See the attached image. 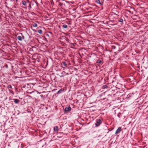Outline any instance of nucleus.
Masks as SVG:
<instances>
[{"label":"nucleus","instance_id":"nucleus-1","mask_svg":"<svg viewBox=\"0 0 148 148\" xmlns=\"http://www.w3.org/2000/svg\"><path fill=\"white\" fill-rule=\"evenodd\" d=\"M102 123V121L100 119H97L96 120V123L95 125L96 127L99 126Z\"/></svg>","mask_w":148,"mask_h":148},{"label":"nucleus","instance_id":"nucleus-2","mask_svg":"<svg viewBox=\"0 0 148 148\" xmlns=\"http://www.w3.org/2000/svg\"><path fill=\"white\" fill-rule=\"evenodd\" d=\"M71 108L70 106L66 107L64 110V112L65 113H67L71 110Z\"/></svg>","mask_w":148,"mask_h":148},{"label":"nucleus","instance_id":"nucleus-3","mask_svg":"<svg viewBox=\"0 0 148 148\" xmlns=\"http://www.w3.org/2000/svg\"><path fill=\"white\" fill-rule=\"evenodd\" d=\"M121 130V127H119L115 132V134L116 135L119 133Z\"/></svg>","mask_w":148,"mask_h":148},{"label":"nucleus","instance_id":"nucleus-4","mask_svg":"<svg viewBox=\"0 0 148 148\" xmlns=\"http://www.w3.org/2000/svg\"><path fill=\"white\" fill-rule=\"evenodd\" d=\"M53 130L55 132H58L59 130L58 127V126H56L54 127Z\"/></svg>","mask_w":148,"mask_h":148},{"label":"nucleus","instance_id":"nucleus-5","mask_svg":"<svg viewBox=\"0 0 148 148\" xmlns=\"http://www.w3.org/2000/svg\"><path fill=\"white\" fill-rule=\"evenodd\" d=\"M68 73H66L65 71H63V72L61 73V75L60 76V77H63L64 75H68Z\"/></svg>","mask_w":148,"mask_h":148},{"label":"nucleus","instance_id":"nucleus-6","mask_svg":"<svg viewBox=\"0 0 148 148\" xmlns=\"http://www.w3.org/2000/svg\"><path fill=\"white\" fill-rule=\"evenodd\" d=\"M61 64L62 66H64L66 67L67 66V64L65 62H62Z\"/></svg>","mask_w":148,"mask_h":148},{"label":"nucleus","instance_id":"nucleus-7","mask_svg":"<svg viewBox=\"0 0 148 148\" xmlns=\"http://www.w3.org/2000/svg\"><path fill=\"white\" fill-rule=\"evenodd\" d=\"M95 2L97 3L100 4V5H101L103 3L101 2L100 0H96L95 1Z\"/></svg>","mask_w":148,"mask_h":148},{"label":"nucleus","instance_id":"nucleus-8","mask_svg":"<svg viewBox=\"0 0 148 148\" xmlns=\"http://www.w3.org/2000/svg\"><path fill=\"white\" fill-rule=\"evenodd\" d=\"M17 39L20 41H22V38H21V35L18 36L17 37Z\"/></svg>","mask_w":148,"mask_h":148},{"label":"nucleus","instance_id":"nucleus-9","mask_svg":"<svg viewBox=\"0 0 148 148\" xmlns=\"http://www.w3.org/2000/svg\"><path fill=\"white\" fill-rule=\"evenodd\" d=\"M22 4L26 6L27 5V2H26L25 1H22Z\"/></svg>","mask_w":148,"mask_h":148},{"label":"nucleus","instance_id":"nucleus-10","mask_svg":"<svg viewBox=\"0 0 148 148\" xmlns=\"http://www.w3.org/2000/svg\"><path fill=\"white\" fill-rule=\"evenodd\" d=\"M19 101L17 99H15L14 100V102L16 103H18Z\"/></svg>","mask_w":148,"mask_h":148},{"label":"nucleus","instance_id":"nucleus-11","mask_svg":"<svg viewBox=\"0 0 148 148\" xmlns=\"http://www.w3.org/2000/svg\"><path fill=\"white\" fill-rule=\"evenodd\" d=\"M19 35H21V38H22V40H24L25 39V37L24 36L22 35V33H19Z\"/></svg>","mask_w":148,"mask_h":148},{"label":"nucleus","instance_id":"nucleus-12","mask_svg":"<svg viewBox=\"0 0 148 148\" xmlns=\"http://www.w3.org/2000/svg\"><path fill=\"white\" fill-rule=\"evenodd\" d=\"M97 62L98 63L100 64L102 63V61L101 60L99 59L98 60H97Z\"/></svg>","mask_w":148,"mask_h":148},{"label":"nucleus","instance_id":"nucleus-13","mask_svg":"<svg viewBox=\"0 0 148 148\" xmlns=\"http://www.w3.org/2000/svg\"><path fill=\"white\" fill-rule=\"evenodd\" d=\"M38 33H39L40 34H41L42 33V31L40 29V30H39L38 31Z\"/></svg>","mask_w":148,"mask_h":148},{"label":"nucleus","instance_id":"nucleus-14","mask_svg":"<svg viewBox=\"0 0 148 148\" xmlns=\"http://www.w3.org/2000/svg\"><path fill=\"white\" fill-rule=\"evenodd\" d=\"M62 27L64 28H66L67 27V26L66 25L64 24V25H62Z\"/></svg>","mask_w":148,"mask_h":148},{"label":"nucleus","instance_id":"nucleus-15","mask_svg":"<svg viewBox=\"0 0 148 148\" xmlns=\"http://www.w3.org/2000/svg\"><path fill=\"white\" fill-rule=\"evenodd\" d=\"M108 86L106 85H103L102 86V88L103 89L106 88Z\"/></svg>","mask_w":148,"mask_h":148},{"label":"nucleus","instance_id":"nucleus-16","mask_svg":"<svg viewBox=\"0 0 148 148\" xmlns=\"http://www.w3.org/2000/svg\"><path fill=\"white\" fill-rule=\"evenodd\" d=\"M37 26V25L36 23H34L33 25V26L35 27H36Z\"/></svg>","mask_w":148,"mask_h":148},{"label":"nucleus","instance_id":"nucleus-17","mask_svg":"<svg viewBox=\"0 0 148 148\" xmlns=\"http://www.w3.org/2000/svg\"><path fill=\"white\" fill-rule=\"evenodd\" d=\"M123 20L122 18H121L119 20V22L121 23H123Z\"/></svg>","mask_w":148,"mask_h":148},{"label":"nucleus","instance_id":"nucleus-18","mask_svg":"<svg viewBox=\"0 0 148 148\" xmlns=\"http://www.w3.org/2000/svg\"><path fill=\"white\" fill-rule=\"evenodd\" d=\"M8 88H12V87L11 85H9L8 86Z\"/></svg>","mask_w":148,"mask_h":148},{"label":"nucleus","instance_id":"nucleus-19","mask_svg":"<svg viewBox=\"0 0 148 148\" xmlns=\"http://www.w3.org/2000/svg\"><path fill=\"white\" fill-rule=\"evenodd\" d=\"M63 5V3H59V5L60 6H61Z\"/></svg>","mask_w":148,"mask_h":148},{"label":"nucleus","instance_id":"nucleus-20","mask_svg":"<svg viewBox=\"0 0 148 148\" xmlns=\"http://www.w3.org/2000/svg\"><path fill=\"white\" fill-rule=\"evenodd\" d=\"M29 7H31V5H30V4H29Z\"/></svg>","mask_w":148,"mask_h":148},{"label":"nucleus","instance_id":"nucleus-21","mask_svg":"<svg viewBox=\"0 0 148 148\" xmlns=\"http://www.w3.org/2000/svg\"><path fill=\"white\" fill-rule=\"evenodd\" d=\"M59 92V91H58V93Z\"/></svg>","mask_w":148,"mask_h":148}]
</instances>
